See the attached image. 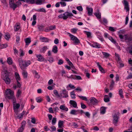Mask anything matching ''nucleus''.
<instances>
[{"instance_id": "obj_21", "label": "nucleus", "mask_w": 132, "mask_h": 132, "mask_svg": "<svg viewBox=\"0 0 132 132\" xmlns=\"http://www.w3.org/2000/svg\"><path fill=\"white\" fill-rule=\"evenodd\" d=\"M62 94L64 95L63 96V98H66L68 97V96L67 94V92L65 89L63 90L62 91Z\"/></svg>"}, {"instance_id": "obj_3", "label": "nucleus", "mask_w": 132, "mask_h": 132, "mask_svg": "<svg viewBox=\"0 0 132 132\" xmlns=\"http://www.w3.org/2000/svg\"><path fill=\"white\" fill-rule=\"evenodd\" d=\"M120 115V113L118 112H116L113 116V123L114 125H116L118 121V119Z\"/></svg>"}, {"instance_id": "obj_5", "label": "nucleus", "mask_w": 132, "mask_h": 132, "mask_svg": "<svg viewBox=\"0 0 132 132\" xmlns=\"http://www.w3.org/2000/svg\"><path fill=\"white\" fill-rule=\"evenodd\" d=\"M15 77L17 83V87L20 88L21 87V85L20 83V81L21 80V78L18 73L15 72Z\"/></svg>"}, {"instance_id": "obj_59", "label": "nucleus", "mask_w": 132, "mask_h": 132, "mask_svg": "<svg viewBox=\"0 0 132 132\" xmlns=\"http://www.w3.org/2000/svg\"><path fill=\"white\" fill-rule=\"evenodd\" d=\"M63 63V61L61 60L60 59L59 60V62H58V64L59 65H61Z\"/></svg>"}, {"instance_id": "obj_39", "label": "nucleus", "mask_w": 132, "mask_h": 132, "mask_svg": "<svg viewBox=\"0 0 132 132\" xmlns=\"http://www.w3.org/2000/svg\"><path fill=\"white\" fill-rule=\"evenodd\" d=\"M78 97H79L80 99L83 100L87 101V98L85 96H82L79 95H78Z\"/></svg>"}, {"instance_id": "obj_58", "label": "nucleus", "mask_w": 132, "mask_h": 132, "mask_svg": "<svg viewBox=\"0 0 132 132\" xmlns=\"http://www.w3.org/2000/svg\"><path fill=\"white\" fill-rule=\"evenodd\" d=\"M54 93L57 96L60 97V95L58 94V93L57 90H54Z\"/></svg>"}, {"instance_id": "obj_11", "label": "nucleus", "mask_w": 132, "mask_h": 132, "mask_svg": "<svg viewBox=\"0 0 132 132\" xmlns=\"http://www.w3.org/2000/svg\"><path fill=\"white\" fill-rule=\"evenodd\" d=\"M20 106V104L19 103L13 104V109L15 113H17L18 112V110Z\"/></svg>"}, {"instance_id": "obj_22", "label": "nucleus", "mask_w": 132, "mask_h": 132, "mask_svg": "<svg viewBox=\"0 0 132 132\" xmlns=\"http://www.w3.org/2000/svg\"><path fill=\"white\" fill-rule=\"evenodd\" d=\"M24 78L25 79H27L28 76V73L26 71L23 70L22 73Z\"/></svg>"}, {"instance_id": "obj_2", "label": "nucleus", "mask_w": 132, "mask_h": 132, "mask_svg": "<svg viewBox=\"0 0 132 132\" xmlns=\"http://www.w3.org/2000/svg\"><path fill=\"white\" fill-rule=\"evenodd\" d=\"M3 72L2 76L3 80L6 84H10L11 81L9 77V72L5 69H4Z\"/></svg>"}, {"instance_id": "obj_36", "label": "nucleus", "mask_w": 132, "mask_h": 132, "mask_svg": "<svg viewBox=\"0 0 132 132\" xmlns=\"http://www.w3.org/2000/svg\"><path fill=\"white\" fill-rule=\"evenodd\" d=\"M33 73L35 74V77L36 78H39L40 77L39 75L36 70L33 71Z\"/></svg>"}, {"instance_id": "obj_16", "label": "nucleus", "mask_w": 132, "mask_h": 132, "mask_svg": "<svg viewBox=\"0 0 132 132\" xmlns=\"http://www.w3.org/2000/svg\"><path fill=\"white\" fill-rule=\"evenodd\" d=\"M20 28V23H16L14 26V30L15 31H16L19 30Z\"/></svg>"}, {"instance_id": "obj_32", "label": "nucleus", "mask_w": 132, "mask_h": 132, "mask_svg": "<svg viewBox=\"0 0 132 132\" xmlns=\"http://www.w3.org/2000/svg\"><path fill=\"white\" fill-rule=\"evenodd\" d=\"M64 121L60 120L58 122V126L60 128H61L62 127V126L63 125L64 123Z\"/></svg>"}, {"instance_id": "obj_10", "label": "nucleus", "mask_w": 132, "mask_h": 132, "mask_svg": "<svg viewBox=\"0 0 132 132\" xmlns=\"http://www.w3.org/2000/svg\"><path fill=\"white\" fill-rule=\"evenodd\" d=\"M89 100L91 104L93 105L97 104L98 102V101L94 97L90 98Z\"/></svg>"}, {"instance_id": "obj_13", "label": "nucleus", "mask_w": 132, "mask_h": 132, "mask_svg": "<svg viewBox=\"0 0 132 132\" xmlns=\"http://www.w3.org/2000/svg\"><path fill=\"white\" fill-rule=\"evenodd\" d=\"M123 2V4L124 5V9L126 10L127 12L129 11V8L128 2L126 0H124Z\"/></svg>"}, {"instance_id": "obj_43", "label": "nucleus", "mask_w": 132, "mask_h": 132, "mask_svg": "<svg viewBox=\"0 0 132 132\" xmlns=\"http://www.w3.org/2000/svg\"><path fill=\"white\" fill-rule=\"evenodd\" d=\"M56 28L55 26V25L51 26H49V29L50 30H52L55 29Z\"/></svg>"}, {"instance_id": "obj_41", "label": "nucleus", "mask_w": 132, "mask_h": 132, "mask_svg": "<svg viewBox=\"0 0 132 132\" xmlns=\"http://www.w3.org/2000/svg\"><path fill=\"white\" fill-rule=\"evenodd\" d=\"M19 51L20 53V56L21 57L23 56L24 55V53L23 50L20 48L19 50Z\"/></svg>"}, {"instance_id": "obj_24", "label": "nucleus", "mask_w": 132, "mask_h": 132, "mask_svg": "<svg viewBox=\"0 0 132 132\" xmlns=\"http://www.w3.org/2000/svg\"><path fill=\"white\" fill-rule=\"evenodd\" d=\"M78 110H72L70 112V114L72 115H76L78 113Z\"/></svg>"}, {"instance_id": "obj_23", "label": "nucleus", "mask_w": 132, "mask_h": 132, "mask_svg": "<svg viewBox=\"0 0 132 132\" xmlns=\"http://www.w3.org/2000/svg\"><path fill=\"white\" fill-rule=\"evenodd\" d=\"M52 51L54 53H56L58 51L57 47L56 46H53Z\"/></svg>"}, {"instance_id": "obj_42", "label": "nucleus", "mask_w": 132, "mask_h": 132, "mask_svg": "<svg viewBox=\"0 0 132 132\" xmlns=\"http://www.w3.org/2000/svg\"><path fill=\"white\" fill-rule=\"evenodd\" d=\"M31 62L29 61H28L27 62L25 61V67H27L30 64H31Z\"/></svg>"}, {"instance_id": "obj_12", "label": "nucleus", "mask_w": 132, "mask_h": 132, "mask_svg": "<svg viewBox=\"0 0 132 132\" xmlns=\"http://www.w3.org/2000/svg\"><path fill=\"white\" fill-rule=\"evenodd\" d=\"M124 37H125V38L126 42L129 43L132 42V38L131 37L126 35H125Z\"/></svg>"}, {"instance_id": "obj_9", "label": "nucleus", "mask_w": 132, "mask_h": 132, "mask_svg": "<svg viewBox=\"0 0 132 132\" xmlns=\"http://www.w3.org/2000/svg\"><path fill=\"white\" fill-rule=\"evenodd\" d=\"M26 124V121H23L21 123V127L18 130V132H22Z\"/></svg>"}, {"instance_id": "obj_44", "label": "nucleus", "mask_w": 132, "mask_h": 132, "mask_svg": "<svg viewBox=\"0 0 132 132\" xmlns=\"http://www.w3.org/2000/svg\"><path fill=\"white\" fill-rule=\"evenodd\" d=\"M78 29L76 28H73L71 29V32L73 34H75L77 31Z\"/></svg>"}, {"instance_id": "obj_25", "label": "nucleus", "mask_w": 132, "mask_h": 132, "mask_svg": "<svg viewBox=\"0 0 132 132\" xmlns=\"http://www.w3.org/2000/svg\"><path fill=\"white\" fill-rule=\"evenodd\" d=\"M104 100L105 102H109L110 101V98L108 97V95H105L104 98Z\"/></svg>"}, {"instance_id": "obj_34", "label": "nucleus", "mask_w": 132, "mask_h": 132, "mask_svg": "<svg viewBox=\"0 0 132 132\" xmlns=\"http://www.w3.org/2000/svg\"><path fill=\"white\" fill-rule=\"evenodd\" d=\"M118 63L119 64V67L120 68H122L124 66V64L123 63L122 61L120 60L117 61Z\"/></svg>"}, {"instance_id": "obj_53", "label": "nucleus", "mask_w": 132, "mask_h": 132, "mask_svg": "<svg viewBox=\"0 0 132 132\" xmlns=\"http://www.w3.org/2000/svg\"><path fill=\"white\" fill-rule=\"evenodd\" d=\"M37 11L38 12H45L46 11L45 9L44 8H42L37 10Z\"/></svg>"}, {"instance_id": "obj_31", "label": "nucleus", "mask_w": 132, "mask_h": 132, "mask_svg": "<svg viewBox=\"0 0 132 132\" xmlns=\"http://www.w3.org/2000/svg\"><path fill=\"white\" fill-rule=\"evenodd\" d=\"M102 53L104 55V57L107 58L110 56V54L107 53L102 52Z\"/></svg>"}, {"instance_id": "obj_56", "label": "nucleus", "mask_w": 132, "mask_h": 132, "mask_svg": "<svg viewBox=\"0 0 132 132\" xmlns=\"http://www.w3.org/2000/svg\"><path fill=\"white\" fill-rule=\"evenodd\" d=\"M42 2V0H36V3L37 4H40Z\"/></svg>"}, {"instance_id": "obj_30", "label": "nucleus", "mask_w": 132, "mask_h": 132, "mask_svg": "<svg viewBox=\"0 0 132 132\" xmlns=\"http://www.w3.org/2000/svg\"><path fill=\"white\" fill-rule=\"evenodd\" d=\"M106 108L104 107H102L100 109L101 113L102 114H104L106 111Z\"/></svg>"}, {"instance_id": "obj_17", "label": "nucleus", "mask_w": 132, "mask_h": 132, "mask_svg": "<svg viewBox=\"0 0 132 132\" xmlns=\"http://www.w3.org/2000/svg\"><path fill=\"white\" fill-rule=\"evenodd\" d=\"M24 41L27 46L31 42V38L30 37L26 38L24 39Z\"/></svg>"}, {"instance_id": "obj_19", "label": "nucleus", "mask_w": 132, "mask_h": 132, "mask_svg": "<svg viewBox=\"0 0 132 132\" xmlns=\"http://www.w3.org/2000/svg\"><path fill=\"white\" fill-rule=\"evenodd\" d=\"M60 109L62 111H67L68 110V108L64 105H61L60 107Z\"/></svg>"}, {"instance_id": "obj_62", "label": "nucleus", "mask_w": 132, "mask_h": 132, "mask_svg": "<svg viewBox=\"0 0 132 132\" xmlns=\"http://www.w3.org/2000/svg\"><path fill=\"white\" fill-rule=\"evenodd\" d=\"M77 9L80 11H82V8L81 6H78L77 7Z\"/></svg>"}, {"instance_id": "obj_57", "label": "nucleus", "mask_w": 132, "mask_h": 132, "mask_svg": "<svg viewBox=\"0 0 132 132\" xmlns=\"http://www.w3.org/2000/svg\"><path fill=\"white\" fill-rule=\"evenodd\" d=\"M81 107L82 108L85 109L86 108V105L82 103H81Z\"/></svg>"}, {"instance_id": "obj_50", "label": "nucleus", "mask_w": 132, "mask_h": 132, "mask_svg": "<svg viewBox=\"0 0 132 132\" xmlns=\"http://www.w3.org/2000/svg\"><path fill=\"white\" fill-rule=\"evenodd\" d=\"M114 84V82L113 80H112V82H111V85H110V90L112 89V88L113 87Z\"/></svg>"}, {"instance_id": "obj_49", "label": "nucleus", "mask_w": 132, "mask_h": 132, "mask_svg": "<svg viewBox=\"0 0 132 132\" xmlns=\"http://www.w3.org/2000/svg\"><path fill=\"white\" fill-rule=\"evenodd\" d=\"M36 101L38 103H40L42 101V98L40 97H38L36 98Z\"/></svg>"}, {"instance_id": "obj_28", "label": "nucleus", "mask_w": 132, "mask_h": 132, "mask_svg": "<svg viewBox=\"0 0 132 132\" xmlns=\"http://www.w3.org/2000/svg\"><path fill=\"white\" fill-rule=\"evenodd\" d=\"M7 62L10 65H11L13 63V61L11 58L10 57L7 58Z\"/></svg>"}, {"instance_id": "obj_63", "label": "nucleus", "mask_w": 132, "mask_h": 132, "mask_svg": "<svg viewBox=\"0 0 132 132\" xmlns=\"http://www.w3.org/2000/svg\"><path fill=\"white\" fill-rule=\"evenodd\" d=\"M60 3L61 4V5L63 6H65L66 5V4L65 2H60Z\"/></svg>"}, {"instance_id": "obj_54", "label": "nucleus", "mask_w": 132, "mask_h": 132, "mask_svg": "<svg viewBox=\"0 0 132 132\" xmlns=\"http://www.w3.org/2000/svg\"><path fill=\"white\" fill-rule=\"evenodd\" d=\"M98 68L99 70L102 73H105V72L104 69L101 66L100 67H99V68Z\"/></svg>"}, {"instance_id": "obj_55", "label": "nucleus", "mask_w": 132, "mask_h": 132, "mask_svg": "<svg viewBox=\"0 0 132 132\" xmlns=\"http://www.w3.org/2000/svg\"><path fill=\"white\" fill-rule=\"evenodd\" d=\"M85 115L88 118H89L90 117V114L88 112H86L85 113Z\"/></svg>"}, {"instance_id": "obj_33", "label": "nucleus", "mask_w": 132, "mask_h": 132, "mask_svg": "<svg viewBox=\"0 0 132 132\" xmlns=\"http://www.w3.org/2000/svg\"><path fill=\"white\" fill-rule=\"evenodd\" d=\"M27 3L33 4L35 3V0H26V2Z\"/></svg>"}, {"instance_id": "obj_29", "label": "nucleus", "mask_w": 132, "mask_h": 132, "mask_svg": "<svg viewBox=\"0 0 132 132\" xmlns=\"http://www.w3.org/2000/svg\"><path fill=\"white\" fill-rule=\"evenodd\" d=\"M25 112L24 111H23L19 115L17 116L18 118L19 119H22L23 117V115L25 113Z\"/></svg>"}, {"instance_id": "obj_60", "label": "nucleus", "mask_w": 132, "mask_h": 132, "mask_svg": "<svg viewBox=\"0 0 132 132\" xmlns=\"http://www.w3.org/2000/svg\"><path fill=\"white\" fill-rule=\"evenodd\" d=\"M44 27L43 26H39L38 27V28L40 31L43 30Z\"/></svg>"}, {"instance_id": "obj_64", "label": "nucleus", "mask_w": 132, "mask_h": 132, "mask_svg": "<svg viewBox=\"0 0 132 132\" xmlns=\"http://www.w3.org/2000/svg\"><path fill=\"white\" fill-rule=\"evenodd\" d=\"M69 87L72 89H74L75 88V87L73 85H72L71 84H69Z\"/></svg>"}, {"instance_id": "obj_35", "label": "nucleus", "mask_w": 132, "mask_h": 132, "mask_svg": "<svg viewBox=\"0 0 132 132\" xmlns=\"http://www.w3.org/2000/svg\"><path fill=\"white\" fill-rule=\"evenodd\" d=\"M47 49V46H45L41 49L40 51L41 52L44 53H45V52L46 51Z\"/></svg>"}, {"instance_id": "obj_51", "label": "nucleus", "mask_w": 132, "mask_h": 132, "mask_svg": "<svg viewBox=\"0 0 132 132\" xmlns=\"http://www.w3.org/2000/svg\"><path fill=\"white\" fill-rule=\"evenodd\" d=\"M47 60L50 62H52L54 61V59L52 57H49L48 58Z\"/></svg>"}, {"instance_id": "obj_46", "label": "nucleus", "mask_w": 132, "mask_h": 132, "mask_svg": "<svg viewBox=\"0 0 132 132\" xmlns=\"http://www.w3.org/2000/svg\"><path fill=\"white\" fill-rule=\"evenodd\" d=\"M56 121V118H53L52 121V123L53 125H54L55 124Z\"/></svg>"}, {"instance_id": "obj_20", "label": "nucleus", "mask_w": 132, "mask_h": 132, "mask_svg": "<svg viewBox=\"0 0 132 132\" xmlns=\"http://www.w3.org/2000/svg\"><path fill=\"white\" fill-rule=\"evenodd\" d=\"M40 39L41 40L42 42H48L49 41V39L47 38L44 37H40Z\"/></svg>"}, {"instance_id": "obj_14", "label": "nucleus", "mask_w": 132, "mask_h": 132, "mask_svg": "<svg viewBox=\"0 0 132 132\" xmlns=\"http://www.w3.org/2000/svg\"><path fill=\"white\" fill-rule=\"evenodd\" d=\"M36 56L38 58V60L40 61H43L44 60V58L41 54L37 55Z\"/></svg>"}, {"instance_id": "obj_6", "label": "nucleus", "mask_w": 132, "mask_h": 132, "mask_svg": "<svg viewBox=\"0 0 132 132\" xmlns=\"http://www.w3.org/2000/svg\"><path fill=\"white\" fill-rule=\"evenodd\" d=\"M9 4L10 7L14 10L15 9L18 7V5L15 3L14 0H10Z\"/></svg>"}, {"instance_id": "obj_40", "label": "nucleus", "mask_w": 132, "mask_h": 132, "mask_svg": "<svg viewBox=\"0 0 132 132\" xmlns=\"http://www.w3.org/2000/svg\"><path fill=\"white\" fill-rule=\"evenodd\" d=\"M7 46V45L6 44H0V48L1 49H3L6 48Z\"/></svg>"}, {"instance_id": "obj_37", "label": "nucleus", "mask_w": 132, "mask_h": 132, "mask_svg": "<svg viewBox=\"0 0 132 132\" xmlns=\"http://www.w3.org/2000/svg\"><path fill=\"white\" fill-rule=\"evenodd\" d=\"M74 91H72L71 92L70 94L71 97L72 99H75L76 98L75 94L74 93Z\"/></svg>"}, {"instance_id": "obj_47", "label": "nucleus", "mask_w": 132, "mask_h": 132, "mask_svg": "<svg viewBox=\"0 0 132 132\" xmlns=\"http://www.w3.org/2000/svg\"><path fill=\"white\" fill-rule=\"evenodd\" d=\"M95 15L98 19H100L101 17V15L100 13H94Z\"/></svg>"}, {"instance_id": "obj_26", "label": "nucleus", "mask_w": 132, "mask_h": 132, "mask_svg": "<svg viewBox=\"0 0 132 132\" xmlns=\"http://www.w3.org/2000/svg\"><path fill=\"white\" fill-rule=\"evenodd\" d=\"M101 45L97 43H95L92 44V46L93 47L100 48Z\"/></svg>"}, {"instance_id": "obj_48", "label": "nucleus", "mask_w": 132, "mask_h": 132, "mask_svg": "<svg viewBox=\"0 0 132 132\" xmlns=\"http://www.w3.org/2000/svg\"><path fill=\"white\" fill-rule=\"evenodd\" d=\"M109 39L112 43L114 44L116 43V41L112 38V37H109Z\"/></svg>"}, {"instance_id": "obj_27", "label": "nucleus", "mask_w": 132, "mask_h": 132, "mask_svg": "<svg viewBox=\"0 0 132 132\" xmlns=\"http://www.w3.org/2000/svg\"><path fill=\"white\" fill-rule=\"evenodd\" d=\"M84 32L87 35V37L88 38H90L92 37L91 33L90 32H88L86 31H84Z\"/></svg>"}, {"instance_id": "obj_45", "label": "nucleus", "mask_w": 132, "mask_h": 132, "mask_svg": "<svg viewBox=\"0 0 132 132\" xmlns=\"http://www.w3.org/2000/svg\"><path fill=\"white\" fill-rule=\"evenodd\" d=\"M5 38L6 40H9V39L10 38V36L9 34L7 33H6L5 36Z\"/></svg>"}, {"instance_id": "obj_38", "label": "nucleus", "mask_w": 132, "mask_h": 132, "mask_svg": "<svg viewBox=\"0 0 132 132\" xmlns=\"http://www.w3.org/2000/svg\"><path fill=\"white\" fill-rule=\"evenodd\" d=\"M119 94L120 96V97L123 98V93L122 90L121 89H120L119 91Z\"/></svg>"}, {"instance_id": "obj_1", "label": "nucleus", "mask_w": 132, "mask_h": 132, "mask_svg": "<svg viewBox=\"0 0 132 132\" xmlns=\"http://www.w3.org/2000/svg\"><path fill=\"white\" fill-rule=\"evenodd\" d=\"M6 96L8 98L11 99L12 100L13 104H15L16 101L15 98L14 94V92L10 89H7L6 91Z\"/></svg>"}, {"instance_id": "obj_18", "label": "nucleus", "mask_w": 132, "mask_h": 132, "mask_svg": "<svg viewBox=\"0 0 132 132\" xmlns=\"http://www.w3.org/2000/svg\"><path fill=\"white\" fill-rule=\"evenodd\" d=\"M87 9L88 11V15H92L93 13V9L91 8L87 7Z\"/></svg>"}, {"instance_id": "obj_4", "label": "nucleus", "mask_w": 132, "mask_h": 132, "mask_svg": "<svg viewBox=\"0 0 132 132\" xmlns=\"http://www.w3.org/2000/svg\"><path fill=\"white\" fill-rule=\"evenodd\" d=\"M68 34L69 35V36L70 37L71 40H73L74 43L76 45L80 43L79 40L76 37L69 32L68 33Z\"/></svg>"}, {"instance_id": "obj_8", "label": "nucleus", "mask_w": 132, "mask_h": 132, "mask_svg": "<svg viewBox=\"0 0 132 132\" xmlns=\"http://www.w3.org/2000/svg\"><path fill=\"white\" fill-rule=\"evenodd\" d=\"M73 16V15L71 12H66L63 14V19L66 20L69 17Z\"/></svg>"}, {"instance_id": "obj_52", "label": "nucleus", "mask_w": 132, "mask_h": 132, "mask_svg": "<svg viewBox=\"0 0 132 132\" xmlns=\"http://www.w3.org/2000/svg\"><path fill=\"white\" fill-rule=\"evenodd\" d=\"M21 91L20 89H19L17 92L16 96L17 97H19L21 95Z\"/></svg>"}, {"instance_id": "obj_15", "label": "nucleus", "mask_w": 132, "mask_h": 132, "mask_svg": "<svg viewBox=\"0 0 132 132\" xmlns=\"http://www.w3.org/2000/svg\"><path fill=\"white\" fill-rule=\"evenodd\" d=\"M69 103L70 104L72 105L73 107L74 108H77V104L75 101L73 100H70L69 102Z\"/></svg>"}, {"instance_id": "obj_7", "label": "nucleus", "mask_w": 132, "mask_h": 132, "mask_svg": "<svg viewBox=\"0 0 132 132\" xmlns=\"http://www.w3.org/2000/svg\"><path fill=\"white\" fill-rule=\"evenodd\" d=\"M19 65L21 69H23L25 68V61H23L20 58L18 60Z\"/></svg>"}, {"instance_id": "obj_61", "label": "nucleus", "mask_w": 132, "mask_h": 132, "mask_svg": "<svg viewBox=\"0 0 132 132\" xmlns=\"http://www.w3.org/2000/svg\"><path fill=\"white\" fill-rule=\"evenodd\" d=\"M76 75H71L69 77L70 78H71L72 79H76Z\"/></svg>"}]
</instances>
